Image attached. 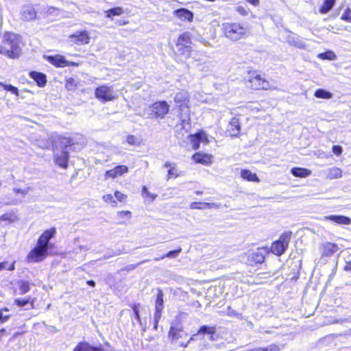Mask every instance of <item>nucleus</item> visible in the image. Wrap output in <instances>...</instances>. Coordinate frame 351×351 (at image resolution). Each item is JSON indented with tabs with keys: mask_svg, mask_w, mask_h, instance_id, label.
<instances>
[{
	"mask_svg": "<svg viewBox=\"0 0 351 351\" xmlns=\"http://www.w3.org/2000/svg\"><path fill=\"white\" fill-rule=\"evenodd\" d=\"M56 228H52L45 231L38 240L36 246L32 249L27 256L28 263H37L42 261L47 255L49 240L56 234Z\"/></svg>",
	"mask_w": 351,
	"mask_h": 351,
	"instance_id": "1",
	"label": "nucleus"
},
{
	"mask_svg": "<svg viewBox=\"0 0 351 351\" xmlns=\"http://www.w3.org/2000/svg\"><path fill=\"white\" fill-rule=\"evenodd\" d=\"M19 43V36L13 33L6 32L0 35V54L10 58H18L21 51Z\"/></svg>",
	"mask_w": 351,
	"mask_h": 351,
	"instance_id": "2",
	"label": "nucleus"
},
{
	"mask_svg": "<svg viewBox=\"0 0 351 351\" xmlns=\"http://www.w3.org/2000/svg\"><path fill=\"white\" fill-rule=\"evenodd\" d=\"M188 333L184 330L181 316L176 317L171 322L169 331L171 343L179 347L186 348L193 341L191 340V337L188 339Z\"/></svg>",
	"mask_w": 351,
	"mask_h": 351,
	"instance_id": "3",
	"label": "nucleus"
},
{
	"mask_svg": "<svg viewBox=\"0 0 351 351\" xmlns=\"http://www.w3.org/2000/svg\"><path fill=\"white\" fill-rule=\"evenodd\" d=\"M174 101L178 107V117L181 121L182 128L188 130L191 128L189 93L184 90L178 92L174 97Z\"/></svg>",
	"mask_w": 351,
	"mask_h": 351,
	"instance_id": "4",
	"label": "nucleus"
},
{
	"mask_svg": "<svg viewBox=\"0 0 351 351\" xmlns=\"http://www.w3.org/2000/svg\"><path fill=\"white\" fill-rule=\"evenodd\" d=\"M223 35L232 41H237L245 38L249 29L240 23H223L221 25Z\"/></svg>",
	"mask_w": 351,
	"mask_h": 351,
	"instance_id": "5",
	"label": "nucleus"
},
{
	"mask_svg": "<svg viewBox=\"0 0 351 351\" xmlns=\"http://www.w3.org/2000/svg\"><path fill=\"white\" fill-rule=\"evenodd\" d=\"M291 237V232H287L282 234L278 241L272 243L271 247V252L278 256L282 255L288 247Z\"/></svg>",
	"mask_w": 351,
	"mask_h": 351,
	"instance_id": "6",
	"label": "nucleus"
},
{
	"mask_svg": "<svg viewBox=\"0 0 351 351\" xmlns=\"http://www.w3.org/2000/svg\"><path fill=\"white\" fill-rule=\"evenodd\" d=\"M205 335H208L211 341H216L218 339L215 326L204 325L199 328L197 333L191 337V340H197Z\"/></svg>",
	"mask_w": 351,
	"mask_h": 351,
	"instance_id": "7",
	"label": "nucleus"
},
{
	"mask_svg": "<svg viewBox=\"0 0 351 351\" xmlns=\"http://www.w3.org/2000/svg\"><path fill=\"white\" fill-rule=\"evenodd\" d=\"M151 108L155 118L163 119L169 110V106L165 101L155 102Z\"/></svg>",
	"mask_w": 351,
	"mask_h": 351,
	"instance_id": "8",
	"label": "nucleus"
},
{
	"mask_svg": "<svg viewBox=\"0 0 351 351\" xmlns=\"http://www.w3.org/2000/svg\"><path fill=\"white\" fill-rule=\"evenodd\" d=\"M95 94L97 99H101L103 101H112L114 99L112 88L107 86L97 87Z\"/></svg>",
	"mask_w": 351,
	"mask_h": 351,
	"instance_id": "9",
	"label": "nucleus"
},
{
	"mask_svg": "<svg viewBox=\"0 0 351 351\" xmlns=\"http://www.w3.org/2000/svg\"><path fill=\"white\" fill-rule=\"evenodd\" d=\"M249 86L254 89H265L269 88V82L261 78L260 75L252 73L248 80Z\"/></svg>",
	"mask_w": 351,
	"mask_h": 351,
	"instance_id": "10",
	"label": "nucleus"
},
{
	"mask_svg": "<svg viewBox=\"0 0 351 351\" xmlns=\"http://www.w3.org/2000/svg\"><path fill=\"white\" fill-rule=\"evenodd\" d=\"M188 138L193 149H198L200 143H207L208 142L207 134L204 132H200L195 134H191L188 136Z\"/></svg>",
	"mask_w": 351,
	"mask_h": 351,
	"instance_id": "11",
	"label": "nucleus"
},
{
	"mask_svg": "<svg viewBox=\"0 0 351 351\" xmlns=\"http://www.w3.org/2000/svg\"><path fill=\"white\" fill-rule=\"evenodd\" d=\"M54 152V160L56 165L62 168L66 169L67 167L69 160V152L67 150H58L53 149Z\"/></svg>",
	"mask_w": 351,
	"mask_h": 351,
	"instance_id": "12",
	"label": "nucleus"
},
{
	"mask_svg": "<svg viewBox=\"0 0 351 351\" xmlns=\"http://www.w3.org/2000/svg\"><path fill=\"white\" fill-rule=\"evenodd\" d=\"M264 250L258 249L256 251L250 253L247 255V263L253 265L258 263H262L265 260Z\"/></svg>",
	"mask_w": 351,
	"mask_h": 351,
	"instance_id": "13",
	"label": "nucleus"
},
{
	"mask_svg": "<svg viewBox=\"0 0 351 351\" xmlns=\"http://www.w3.org/2000/svg\"><path fill=\"white\" fill-rule=\"evenodd\" d=\"M128 167L125 165H117L114 169L107 171L105 173V180L108 178H115L128 173Z\"/></svg>",
	"mask_w": 351,
	"mask_h": 351,
	"instance_id": "14",
	"label": "nucleus"
},
{
	"mask_svg": "<svg viewBox=\"0 0 351 351\" xmlns=\"http://www.w3.org/2000/svg\"><path fill=\"white\" fill-rule=\"evenodd\" d=\"M71 40L77 45L88 44L90 40V36L87 32H76L75 34L69 36Z\"/></svg>",
	"mask_w": 351,
	"mask_h": 351,
	"instance_id": "15",
	"label": "nucleus"
},
{
	"mask_svg": "<svg viewBox=\"0 0 351 351\" xmlns=\"http://www.w3.org/2000/svg\"><path fill=\"white\" fill-rule=\"evenodd\" d=\"M21 17L26 21H32L36 17V12L31 5H24L21 11Z\"/></svg>",
	"mask_w": 351,
	"mask_h": 351,
	"instance_id": "16",
	"label": "nucleus"
},
{
	"mask_svg": "<svg viewBox=\"0 0 351 351\" xmlns=\"http://www.w3.org/2000/svg\"><path fill=\"white\" fill-rule=\"evenodd\" d=\"M173 14L182 21L192 22L193 20V13L186 8L176 10L173 11Z\"/></svg>",
	"mask_w": 351,
	"mask_h": 351,
	"instance_id": "17",
	"label": "nucleus"
},
{
	"mask_svg": "<svg viewBox=\"0 0 351 351\" xmlns=\"http://www.w3.org/2000/svg\"><path fill=\"white\" fill-rule=\"evenodd\" d=\"M47 60L49 62L53 64L56 66L58 67H64L69 65H75V64L71 62L69 63L68 61H66L64 56L60 55L57 56H50L47 57Z\"/></svg>",
	"mask_w": 351,
	"mask_h": 351,
	"instance_id": "18",
	"label": "nucleus"
},
{
	"mask_svg": "<svg viewBox=\"0 0 351 351\" xmlns=\"http://www.w3.org/2000/svg\"><path fill=\"white\" fill-rule=\"evenodd\" d=\"M322 258L332 256L339 250L337 244L326 242L322 245Z\"/></svg>",
	"mask_w": 351,
	"mask_h": 351,
	"instance_id": "19",
	"label": "nucleus"
},
{
	"mask_svg": "<svg viewBox=\"0 0 351 351\" xmlns=\"http://www.w3.org/2000/svg\"><path fill=\"white\" fill-rule=\"evenodd\" d=\"M213 156L211 154L197 152L193 156V159L197 163L209 165L213 162Z\"/></svg>",
	"mask_w": 351,
	"mask_h": 351,
	"instance_id": "20",
	"label": "nucleus"
},
{
	"mask_svg": "<svg viewBox=\"0 0 351 351\" xmlns=\"http://www.w3.org/2000/svg\"><path fill=\"white\" fill-rule=\"evenodd\" d=\"M72 145L71 139L63 136H58V140L53 145V149L67 150V148Z\"/></svg>",
	"mask_w": 351,
	"mask_h": 351,
	"instance_id": "21",
	"label": "nucleus"
},
{
	"mask_svg": "<svg viewBox=\"0 0 351 351\" xmlns=\"http://www.w3.org/2000/svg\"><path fill=\"white\" fill-rule=\"evenodd\" d=\"M191 47H176V56L181 62L187 60L191 56Z\"/></svg>",
	"mask_w": 351,
	"mask_h": 351,
	"instance_id": "22",
	"label": "nucleus"
},
{
	"mask_svg": "<svg viewBox=\"0 0 351 351\" xmlns=\"http://www.w3.org/2000/svg\"><path fill=\"white\" fill-rule=\"evenodd\" d=\"M240 122L238 118H232L230 123L228 131L232 136H237L240 132Z\"/></svg>",
	"mask_w": 351,
	"mask_h": 351,
	"instance_id": "23",
	"label": "nucleus"
},
{
	"mask_svg": "<svg viewBox=\"0 0 351 351\" xmlns=\"http://www.w3.org/2000/svg\"><path fill=\"white\" fill-rule=\"evenodd\" d=\"M191 44L192 41L189 33L184 32L178 37L176 47H191Z\"/></svg>",
	"mask_w": 351,
	"mask_h": 351,
	"instance_id": "24",
	"label": "nucleus"
},
{
	"mask_svg": "<svg viewBox=\"0 0 351 351\" xmlns=\"http://www.w3.org/2000/svg\"><path fill=\"white\" fill-rule=\"evenodd\" d=\"M325 173L326 178L330 180L340 178L342 176L341 169L337 167L328 169Z\"/></svg>",
	"mask_w": 351,
	"mask_h": 351,
	"instance_id": "25",
	"label": "nucleus"
},
{
	"mask_svg": "<svg viewBox=\"0 0 351 351\" xmlns=\"http://www.w3.org/2000/svg\"><path fill=\"white\" fill-rule=\"evenodd\" d=\"M34 300H31V297H27L26 298L23 299H16L14 301V304H16L19 307H24L26 310L32 309L34 308Z\"/></svg>",
	"mask_w": 351,
	"mask_h": 351,
	"instance_id": "26",
	"label": "nucleus"
},
{
	"mask_svg": "<svg viewBox=\"0 0 351 351\" xmlns=\"http://www.w3.org/2000/svg\"><path fill=\"white\" fill-rule=\"evenodd\" d=\"M325 219L332 221L339 224L348 225L351 223V219L349 217L342 215H330L325 217Z\"/></svg>",
	"mask_w": 351,
	"mask_h": 351,
	"instance_id": "27",
	"label": "nucleus"
},
{
	"mask_svg": "<svg viewBox=\"0 0 351 351\" xmlns=\"http://www.w3.org/2000/svg\"><path fill=\"white\" fill-rule=\"evenodd\" d=\"M30 76L35 80L38 86L43 87L46 84L47 80L45 74L36 71H32L30 73Z\"/></svg>",
	"mask_w": 351,
	"mask_h": 351,
	"instance_id": "28",
	"label": "nucleus"
},
{
	"mask_svg": "<svg viewBox=\"0 0 351 351\" xmlns=\"http://www.w3.org/2000/svg\"><path fill=\"white\" fill-rule=\"evenodd\" d=\"M19 219L18 216L14 213H7L0 217V224L5 222L4 225L16 221Z\"/></svg>",
	"mask_w": 351,
	"mask_h": 351,
	"instance_id": "29",
	"label": "nucleus"
},
{
	"mask_svg": "<svg viewBox=\"0 0 351 351\" xmlns=\"http://www.w3.org/2000/svg\"><path fill=\"white\" fill-rule=\"evenodd\" d=\"M291 171L294 176L300 178H306L311 174V170L301 167H294Z\"/></svg>",
	"mask_w": 351,
	"mask_h": 351,
	"instance_id": "30",
	"label": "nucleus"
},
{
	"mask_svg": "<svg viewBox=\"0 0 351 351\" xmlns=\"http://www.w3.org/2000/svg\"><path fill=\"white\" fill-rule=\"evenodd\" d=\"M164 167L168 168V179L171 177L177 178L179 176L180 173L178 169L176 167V165L174 163H171L170 162H166L164 165Z\"/></svg>",
	"mask_w": 351,
	"mask_h": 351,
	"instance_id": "31",
	"label": "nucleus"
},
{
	"mask_svg": "<svg viewBox=\"0 0 351 351\" xmlns=\"http://www.w3.org/2000/svg\"><path fill=\"white\" fill-rule=\"evenodd\" d=\"M241 177L247 181L259 182L260 180L256 174L252 173L250 170L244 169L241 171Z\"/></svg>",
	"mask_w": 351,
	"mask_h": 351,
	"instance_id": "32",
	"label": "nucleus"
},
{
	"mask_svg": "<svg viewBox=\"0 0 351 351\" xmlns=\"http://www.w3.org/2000/svg\"><path fill=\"white\" fill-rule=\"evenodd\" d=\"M73 351H103L101 349L96 347H92L86 342L80 343Z\"/></svg>",
	"mask_w": 351,
	"mask_h": 351,
	"instance_id": "33",
	"label": "nucleus"
},
{
	"mask_svg": "<svg viewBox=\"0 0 351 351\" xmlns=\"http://www.w3.org/2000/svg\"><path fill=\"white\" fill-rule=\"evenodd\" d=\"M314 96L317 98L330 99L333 97V95L329 91L319 88L315 90Z\"/></svg>",
	"mask_w": 351,
	"mask_h": 351,
	"instance_id": "34",
	"label": "nucleus"
},
{
	"mask_svg": "<svg viewBox=\"0 0 351 351\" xmlns=\"http://www.w3.org/2000/svg\"><path fill=\"white\" fill-rule=\"evenodd\" d=\"M289 43L295 47H298V48H300V49H306V44L304 42V40H302L301 38H300L299 37H291L289 39Z\"/></svg>",
	"mask_w": 351,
	"mask_h": 351,
	"instance_id": "35",
	"label": "nucleus"
},
{
	"mask_svg": "<svg viewBox=\"0 0 351 351\" xmlns=\"http://www.w3.org/2000/svg\"><path fill=\"white\" fill-rule=\"evenodd\" d=\"M335 3V0H324L323 5L319 9L322 14L328 13L332 10Z\"/></svg>",
	"mask_w": 351,
	"mask_h": 351,
	"instance_id": "36",
	"label": "nucleus"
},
{
	"mask_svg": "<svg viewBox=\"0 0 351 351\" xmlns=\"http://www.w3.org/2000/svg\"><path fill=\"white\" fill-rule=\"evenodd\" d=\"M181 252H182V248L179 247L178 249H177L176 250L169 251L167 254H165L164 256H162L161 257L155 258L154 261H158L162 260L166 257L169 258H176Z\"/></svg>",
	"mask_w": 351,
	"mask_h": 351,
	"instance_id": "37",
	"label": "nucleus"
},
{
	"mask_svg": "<svg viewBox=\"0 0 351 351\" xmlns=\"http://www.w3.org/2000/svg\"><path fill=\"white\" fill-rule=\"evenodd\" d=\"M163 308V293L159 290L156 300L155 310L162 311Z\"/></svg>",
	"mask_w": 351,
	"mask_h": 351,
	"instance_id": "38",
	"label": "nucleus"
},
{
	"mask_svg": "<svg viewBox=\"0 0 351 351\" xmlns=\"http://www.w3.org/2000/svg\"><path fill=\"white\" fill-rule=\"evenodd\" d=\"M123 13V10L121 7H117L110 9L106 12V16L110 18L112 16H119Z\"/></svg>",
	"mask_w": 351,
	"mask_h": 351,
	"instance_id": "39",
	"label": "nucleus"
},
{
	"mask_svg": "<svg viewBox=\"0 0 351 351\" xmlns=\"http://www.w3.org/2000/svg\"><path fill=\"white\" fill-rule=\"evenodd\" d=\"M139 304H133L132 308V310H133V313H134V316L135 317V319L138 321V322L141 324V326H143L144 328H143V330H145V326H146V324H143L141 319V317H140V315H139V311H138V308H139Z\"/></svg>",
	"mask_w": 351,
	"mask_h": 351,
	"instance_id": "40",
	"label": "nucleus"
},
{
	"mask_svg": "<svg viewBox=\"0 0 351 351\" xmlns=\"http://www.w3.org/2000/svg\"><path fill=\"white\" fill-rule=\"evenodd\" d=\"M318 58L322 60H335L336 56L332 51H328L326 52L319 53L318 55Z\"/></svg>",
	"mask_w": 351,
	"mask_h": 351,
	"instance_id": "41",
	"label": "nucleus"
},
{
	"mask_svg": "<svg viewBox=\"0 0 351 351\" xmlns=\"http://www.w3.org/2000/svg\"><path fill=\"white\" fill-rule=\"evenodd\" d=\"M132 213L129 210L125 211H119L117 213V219L121 220V223H123V219H130L131 217Z\"/></svg>",
	"mask_w": 351,
	"mask_h": 351,
	"instance_id": "42",
	"label": "nucleus"
},
{
	"mask_svg": "<svg viewBox=\"0 0 351 351\" xmlns=\"http://www.w3.org/2000/svg\"><path fill=\"white\" fill-rule=\"evenodd\" d=\"M0 87H3V89L11 92L12 93L16 95V96L19 95V90L16 87L13 86L12 85H6L3 84L2 82H0Z\"/></svg>",
	"mask_w": 351,
	"mask_h": 351,
	"instance_id": "43",
	"label": "nucleus"
},
{
	"mask_svg": "<svg viewBox=\"0 0 351 351\" xmlns=\"http://www.w3.org/2000/svg\"><path fill=\"white\" fill-rule=\"evenodd\" d=\"M65 87L69 90H73L77 87V82L73 78H69L66 82Z\"/></svg>",
	"mask_w": 351,
	"mask_h": 351,
	"instance_id": "44",
	"label": "nucleus"
},
{
	"mask_svg": "<svg viewBox=\"0 0 351 351\" xmlns=\"http://www.w3.org/2000/svg\"><path fill=\"white\" fill-rule=\"evenodd\" d=\"M30 289L29 284L28 282L22 281L19 287L20 294H25Z\"/></svg>",
	"mask_w": 351,
	"mask_h": 351,
	"instance_id": "45",
	"label": "nucleus"
},
{
	"mask_svg": "<svg viewBox=\"0 0 351 351\" xmlns=\"http://www.w3.org/2000/svg\"><path fill=\"white\" fill-rule=\"evenodd\" d=\"M103 199L105 202L112 204L113 206H117V201L111 194H107L103 196Z\"/></svg>",
	"mask_w": 351,
	"mask_h": 351,
	"instance_id": "46",
	"label": "nucleus"
},
{
	"mask_svg": "<svg viewBox=\"0 0 351 351\" xmlns=\"http://www.w3.org/2000/svg\"><path fill=\"white\" fill-rule=\"evenodd\" d=\"M58 9L56 8H54V7H49V6H47L45 8V13L47 16H49V15H58Z\"/></svg>",
	"mask_w": 351,
	"mask_h": 351,
	"instance_id": "47",
	"label": "nucleus"
},
{
	"mask_svg": "<svg viewBox=\"0 0 351 351\" xmlns=\"http://www.w3.org/2000/svg\"><path fill=\"white\" fill-rule=\"evenodd\" d=\"M206 202H192L190 204V208L191 209H199V210H205L206 209Z\"/></svg>",
	"mask_w": 351,
	"mask_h": 351,
	"instance_id": "48",
	"label": "nucleus"
},
{
	"mask_svg": "<svg viewBox=\"0 0 351 351\" xmlns=\"http://www.w3.org/2000/svg\"><path fill=\"white\" fill-rule=\"evenodd\" d=\"M161 313H162V311H158V310H155V313H154V328L155 330L157 329L158 328V322L161 317Z\"/></svg>",
	"mask_w": 351,
	"mask_h": 351,
	"instance_id": "49",
	"label": "nucleus"
},
{
	"mask_svg": "<svg viewBox=\"0 0 351 351\" xmlns=\"http://www.w3.org/2000/svg\"><path fill=\"white\" fill-rule=\"evenodd\" d=\"M127 142L130 144V145H139L140 144V141H139V139L136 137L135 136H133V135H130L127 137Z\"/></svg>",
	"mask_w": 351,
	"mask_h": 351,
	"instance_id": "50",
	"label": "nucleus"
},
{
	"mask_svg": "<svg viewBox=\"0 0 351 351\" xmlns=\"http://www.w3.org/2000/svg\"><path fill=\"white\" fill-rule=\"evenodd\" d=\"M114 197L117 198V200H119V202H123L125 200L127 196L124 194H123L122 193L119 192V191H116L114 193Z\"/></svg>",
	"mask_w": 351,
	"mask_h": 351,
	"instance_id": "51",
	"label": "nucleus"
},
{
	"mask_svg": "<svg viewBox=\"0 0 351 351\" xmlns=\"http://www.w3.org/2000/svg\"><path fill=\"white\" fill-rule=\"evenodd\" d=\"M237 11L242 16H246L248 14V10L241 5H239L237 8Z\"/></svg>",
	"mask_w": 351,
	"mask_h": 351,
	"instance_id": "52",
	"label": "nucleus"
},
{
	"mask_svg": "<svg viewBox=\"0 0 351 351\" xmlns=\"http://www.w3.org/2000/svg\"><path fill=\"white\" fill-rule=\"evenodd\" d=\"M205 206H206V209H218L221 207V205L220 204H218L217 203H208V202H206V205H204Z\"/></svg>",
	"mask_w": 351,
	"mask_h": 351,
	"instance_id": "53",
	"label": "nucleus"
},
{
	"mask_svg": "<svg viewBox=\"0 0 351 351\" xmlns=\"http://www.w3.org/2000/svg\"><path fill=\"white\" fill-rule=\"evenodd\" d=\"M332 149V152L337 156H339L342 153V147L339 145H334Z\"/></svg>",
	"mask_w": 351,
	"mask_h": 351,
	"instance_id": "54",
	"label": "nucleus"
},
{
	"mask_svg": "<svg viewBox=\"0 0 351 351\" xmlns=\"http://www.w3.org/2000/svg\"><path fill=\"white\" fill-rule=\"evenodd\" d=\"M147 261H148V260H144V261H141V262H140V263H137V264H136V265H133V264H132V265H128V266H127V267L125 268V270H128V271L134 269H136L138 265H141V264H142V263H143L147 262Z\"/></svg>",
	"mask_w": 351,
	"mask_h": 351,
	"instance_id": "55",
	"label": "nucleus"
},
{
	"mask_svg": "<svg viewBox=\"0 0 351 351\" xmlns=\"http://www.w3.org/2000/svg\"><path fill=\"white\" fill-rule=\"evenodd\" d=\"M341 19L342 21H345L350 23L351 16H350V15H348V14H347L343 12V14L341 16Z\"/></svg>",
	"mask_w": 351,
	"mask_h": 351,
	"instance_id": "56",
	"label": "nucleus"
},
{
	"mask_svg": "<svg viewBox=\"0 0 351 351\" xmlns=\"http://www.w3.org/2000/svg\"><path fill=\"white\" fill-rule=\"evenodd\" d=\"M254 103H250L247 105V108L251 110H259V108L258 106H254Z\"/></svg>",
	"mask_w": 351,
	"mask_h": 351,
	"instance_id": "57",
	"label": "nucleus"
},
{
	"mask_svg": "<svg viewBox=\"0 0 351 351\" xmlns=\"http://www.w3.org/2000/svg\"><path fill=\"white\" fill-rule=\"evenodd\" d=\"M247 3L254 5V6H258L260 3V1L259 0H245Z\"/></svg>",
	"mask_w": 351,
	"mask_h": 351,
	"instance_id": "58",
	"label": "nucleus"
},
{
	"mask_svg": "<svg viewBox=\"0 0 351 351\" xmlns=\"http://www.w3.org/2000/svg\"><path fill=\"white\" fill-rule=\"evenodd\" d=\"M344 270L346 271H351V261L346 262V264L344 267Z\"/></svg>",
	"mask_w": 351,
	"mask_h": 351,
	"instance_id": "59",
	"label": "nucleus"
},
{
	"mask_svg": "<svg viewBox=\"0 0 351 351\" xmlns=\"http://www.w3.org/2000/svg\"><path fill=\"white\" fill-rule=\"evenodd\" d=\"M9 318V316H5L3 317V313L1 311H0V320H1L2 322H4Z\"/></svg>",
	"mask_w": 351,
	"mask_h": 351,
	"instance_id": "60",
	"label": "nucleus"
},
{
	"mask_svg": "<svg viewBox=\"0 0 351 351\" xmlns=\"http://www.w3.org/2000/svg\"><path fill=\"white\" fill-rule=\"evenodd\" d=\"M146 195H147V197L151 198V201H154L157 196L156 195L152 194L149 192H147Z\"/></svg>",
	"mask_w": 351,
	"mask_h": 351,
	"instance_id": "61",
	"label": "nucleus"
},
{
	"mask_svg": "<svg viewBox=\"0 0 351 351\" xmlns=\"http://www.w3.org/2000/svg\"><path fill=\"white\" fill-rule=\"evenodd\" d=\"M14 191H16V193H22L23 195H25L27 193V190H22V189H14Z\"/></svg>",
	"mask_w": 351,
	"mask_h": 351,
	"instance_id": "62",
	"label": "nucleus"
},
{
	"mask_svg": "<svg viewBox=\"0 0 351 351\" xmlns=\"http://www.w3.org/2000/svg\"><path fill=\"white\" fill-rule=\"evenodd\" d=\"M344 13L351 16V9L350 8H347L345 11H344Z\"/></svg>",
	"mask_w": 351,
	"mask_h": 351,
	"instance_id": "63",
	"label": "nucleus"
},
{
	"mask_svg": "<svg viewBox=\"0 0 351 351\" xmlns=\"http://www.w3.org/2000/svg\"><path fill=\"white\" fill-rule=\"evenodd\" d=\"M87 284L89 285L90 286H92V287H95V282L93 280H88V281H87Z\"/></svg>",
	"mask_w": 351,
	"mask_h": 351,
	"instance_id": "64",
	"label": "nucleus"
}]
</instances>
